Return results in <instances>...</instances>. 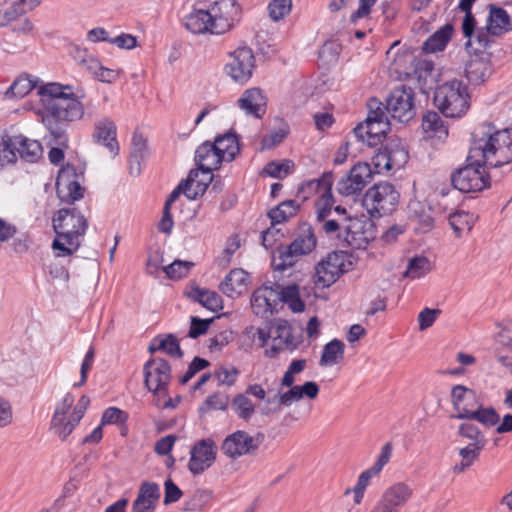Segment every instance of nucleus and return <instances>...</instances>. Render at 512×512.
<instances>
[{
    "label": "nucleus",
    "mask_w": 512,
    "mask_h": 512,
    "mask_svg": "<svg viewBox=\"0 0 512 512\" xmlns=\"http://www.w3.org/2000/svg\"><path fill=\"white\" fill-rule=\"evenodd\" d=\"M333 174L325 172L320 179L308 181L301 187L314 190L318 195L315 202L316 220L320 230L330 239L337 241L341 247L360 249L368 240L363 231V224L358 218L344 216L332 217L334 198L332 194Z\"/></svg>",
    "instance_id": "f257e3e1"
},
{
    "label": "nucleus",
    "mask_w": 512,
    "mask_h": 512,
    "mask_svg": "<svg viewBox=\"0 0 512 512\" xmlns=\"http://www.w3.org/2000/svg\"><path fill=\"white\" fill-rule=\"evenodd\" d=\"M37 93L47 113V116L43 117V123L53 137L54 143L68 147L66 130L59 122H73L83 117L81 96L73 93L71 86L54 82L41 85Z\"/></svg>",
    "instance_id": "f03ea898"
},
{
    "label": "nucleus",
    "mask_w": 512,
    "mask_h": 512,
    "mask_svg": "<svg viewBox=\"0 0 512 512\" xmlns=\"http://www.w3.org/2000/svg\"><path fill=\"white\" fill-rule=\"evenodd\" d=\"M469 160L497 168L512 161V129L496 130L489 123L477 127L472 133Z\"/></svg>",
    "instance_id": "7ed1b4c3"
},
{
    "label": "nucleus",
    "mask_w": 512,
    "mask_h": 512,
    "mask_svg": "<svg viewBox=\"0 0 512 512\" xmlns=\"http://www.w3.org/2000/svg\"><path fill=\"white\" fill-rule=\"evenodd\" d=\"M469 160L497 168L512 161V129L496 130L489 123L477 127L472 133Z\"/></svg>",
    "instance_id": "20e7f679"
},
{
    "label": "nucleus",
    "mask_w": 512,
    "mask_h": 512,
    "mask_svg": "<svg viewBox=\"0 0 512 512\" xmlns=\"http://www.w3.org/2000/svg\"><path fill=\"white\" fill-rule=\"evenodd\" d=\"M52 222L57 235L52 248L59 251L58 257L72 255L80 246L79 237L86 232L87 219L77 208H63L54 215Z\"/></svg>",
    "instance_id": "39448f33"
},
{
    "label": "nucleus",
    "mask_w": 512,
    "mask_h": 512,
    "mask_svg": "<svg viewBox=\"0 0 512 512\" xmlns=\"http://www.w3.org/2000/svg\"><path fill=\"white\" fill-rule=\"evenodd\" d=\"M467 87L453 79L438 86L434 93V104L445 117H460L469 109Z\"/></svg>",
    "instance_id": "423d86ee"
},
{
    "label": "nucleus",
    "mask_w": 512,
    "mask_h": 512,
    "mask_svg": "<svg viewBox=\"0 0 512 512\" xmlns=\"http://www.w3.org/2000/svg\"><path fill=\"white\" fill-rule=\"evenodd\" d=\"M368 116L365 122L357 125L354 135L368 146L377 145L390 130V119L384 111V104L376 98L368 101Z\"/></svg>",
    "instance_id": "0eeeda50"
},
{
    "label": "nucleus",
    "mask_w": 512,
    "mask_h": 512,
    "mask_svg": "<svg viewBox=\"0 0 512 512\" xmlns=\"http://www.w3.org/2000/svg\"><path fill=\"white\" fill-rule=\"evenodd\" d=\"M399 197L393 184L379 182L366 191L362 202L372 217H382L395 210Z\"/></svg>",
    "instance_id": "6e6552de"
},
{
    "label": "nucleus",
    "mask_w": 512,
    "mask_h": 512,
    "mask_svg": "<svg viewBox=\"0 0 512 512\" xmlns=\"http://www.w3.org/2000/svg\"><path fill=\"white\" fill-rule=\"evenodd\" d=\"M384 111L392 120L400 123L413 119L416 114L413 89L406 85L395 87L386 98Z\"/></svg>",
    "instance_id": "1a4fd4ad"
},
{
    "label": "nucleus",
    "mask_w": 512,
    "mask_h": 512,
    "mask_svg": "<svg viewBox=\"0 0 512 512\" xmlns=\"http://www.w3.org/2000/svg\"><path fill=\"white\" fill-rule=\"evenodd\" d=\"M171 379V368L163 358H154L144 365V382L146 387L157 398L155 405H160V399L168 395L167 386Z\"/></svg>",
    "instance_id": "9d476101"
},
{
    "label": "nucleus",
    "mask_w": 512,
    "mask_h": 512,
    "mask_svg": "<svg viewBox=\"0 0 512 512\" xmlns=\"http://www.w3.org/2000/svg\"><path fill=\"white\" fill-rule=\"evenodd\" d=\"M484 164L473 163L467 156V164L458 169L451 177L454 188L463 193L477 192L488 187L490 176L486 174Z\"/></svg>",
    "instance_id": "9b49d317"
},
{
    "label": "nucleus",
    "mask_w": 512,
    "mask_h": 512,
    "mask_svg": "<svg viewBox=\"0 0 512 512\" xmlns=\"http://www.w3.org/2000/svg\"><path fill=\"white\" fill-rule=\"evenodd\" d=\"M209 11L213 35H223L231 31L241 18V7L236 0L216 1Z\"/></svg>",
    "instance_id": "f8f14e48"
},
{
    "label": "nucleus",
    "mask_w": 512,
    "mask_h": 512,
    "mask_svg": "<svg viewBox=\"0 0 512 512\" xmlns=\"http://www.w3.org/2000/svg\"><path fill=\"white\" fill-rule=\"evenodd\" d=\"M264 439L263 433L259 432L252 436L246 431L238 430L224 439L221 451L231 459H237L244 455H253Z\"/></svg>",
    "instance_id": "ddd939ff"
},
{
    "label": "nucleus",
    "mask_w": 512,
    "mask_h": 512,
    "mask_svg": "<svg viewBox=\"0 0 512 512\" xmlns=\"http://www.w3.org/2000/svg\"><path fill=\"white\" fill-rule=\"evenodd\" d=\"M344 272L345 256L338 252H331L316 265L313 283L318 288L330 287Z\"/></svg>",
    "instance_id": "4468645a"
},
{
    "label": "nucleus",
    "mask_w": 512,
    "mask_h": 512,
    "mask_svg": "<svg viewBox=\"0 0 512 512\" xmlns=\"http://www.w3.org/2000/svg\"><path fill=\"white\" fill-rule=\"evenodd\" d=\"M413 496V489L405 482H396L381 495L371 512H399Z\"/></svg>",
    "instance_id": "2eb2a0df"
},
{
    "label": "nucleus",
    "mask_w": 512,
    "mask_h": 512,
    "mask_svg": "<svg viewBox=\"0 0 512 512\" xmlns=\"http://www.w3.org/2000/svg\"><path fill=\"white\" fill-rule=\"evenodd\" d=\"M229 62L225 66L226 73L235 81L244 83L252 76L255 58L248 47H239L229 55Z\"/></svg>",
    "instance_id": "dca6fc26"
},
{
    "label": "nucleus",
    "mask_w": 512,
    "mask_h": 512,
    "mask_svg": "<svg viewBox=\"0 0 512 512\" xmlns=\"http://www.w3.org/2000/svg\"><path fill=\"white\" fill-rule=\"evenodd\" d=\"M372 179V170L368 163L358 162L337 184L341 195L351 196L361 192Z\"/></svg>",
    "instance_id": "f3484780"
},
{
    "label": "nucleus",
    "mask_w": 512,
    "mask_h": 512,
    "mask_svg": "<svg viewBox=\"0 0 512 512\" xmlns=\"http://www.w3.org/2000/svg\"><path fill=\"white\" fill-rule=\"evenodd\" d=\"M216 455L217 446L212 439L206 438L198 441L190 451L189 471L194 475L203 473L215 462Z\"/></svg>",
    "instance_id": "a211bd4d"
},
{
    "label": "nucleus",
    "mask_w": 512,
    "mask_h": 512,
    "mask_svg": "<svg viewBox=\"0 0 512 512\" xmlns=\"http://www.w3.org/2000/svg\"><path fill=\"white\" fill-rule=\"evenodd\" d=\"M56 189L61 201L66 203H74L83 197L84 188L77 180L76 168L73 165H67L59 171Z\"/></svg>",
    "instance_id": "6ab92c4d"
},
{
    "label": "nucleus",
    "mask_w": 512,
    "mask_h": 512,
    "mask_svg": "<svg viewBox=\"0 0 512 512\" xmlns=\"http://www.w3.org/2000/svg\"><path fill=\"white\" fill-rule=\"evenodd\" d=\"M279 305L278 294L274 291V286L264 284L256 289L251 298V307L258 316H267L277 310Z\"/></svg>",
    "instance_id": "aec40b11"
},
{
    "label": "nucleus",
    "mask_w": 512,
    "mask_h": 512,
    "mask_svg": "<svg viewBox=\"0 0 512 512\" xmlns=\"http://www.w3.org/2000/svg\"><path fill=\"white\" fill-rule=\"evenodd\" d=\"M116 130L115 122L104 117L95 122L92 134L93 140L104 146L112 156H116L119 153Z\"/></svg>",
    "instance_id": "412c9836"
},
{
    "label": "nucleus",
    "mask_w": 512,
    "mask_h": 512,
    "mask_svg": "<svg viewBox=\"0 0 512 512\" xmlns=\"http://www.w3.org/2000/svg\"><path fill=\"white\" fill-rule=\"evenodd\" d=\"M452 404L457 411L452 418L466 419L470 412L479 404L476 393L463 385H456L451 390Z\"/></svg>",
    "instance_id": "4be33fe9"
},
{
    "label": "nucleus",
    "mask_w": 512,
    "mask_h": 512,
    "mask_svg": "<svg viewBox=\"0 0 512 512\" xmlns=\"http://www.w3.org/2000/svg\"><path fill=\"white\" fill-rule=\"evenodd\" d=\"M160 498V488L155 482L141 483L137 498L132 504L133 512H154Z\"/></svg>",
    "instance_id": "5701e85b"
},
{
    "label": "nucleus",
    "mask_w": 512,
    "mask_h": 512,
    "mask_svg": "<svg viewBox=\"0 0 512 512\" xmlns=\"http://www.w3.org/2000/svg\"><path fill=\"white\" fill-rule=\"evenodd\" d=\"M237 103L246 115L256 119L262 118L266 112V98L259 88L247 89Z\"/></svg>",
    "instance_id": "b1692460"
},
{
    "label": "nucleus",
    "mask_w": 512,
    "mask_h": 512,
    "mask_svg": "<svg viewBox=\"0 0 512 512\" xmlns=\"http://www.w3.org/2000/svg\"><path fill=\"white\" fill-rule=\"evenodd\" d=\"M376 166H383L386 170L399 169L408 160V152L401 146L400 142H393L387 145L377 157Z\"/></svg>",
    "instance_id": "393cba45"
},
{
    "label": "nucleus",
    "mask_w": 512,
    "mask_h": 512,
    "mask_svg": "<svg viewBox=\"0 0 512 512\" xmlns=\"http://www.w3.org/2000/svg\"><path fill=\"white\" fill-rule=\"evenodd\" d=\"M195 161L200 171L212 172L217 170L223 162L217 148L212 142L206 141L202 143L195 152Z\"/></svg>",
    "instance_id": "a878e982"
},
{
    "label": "nucleus",
    "mask_w": 512,
    "mask_h": 512,
    "mask_svg": "<svg viewBox=\"0 0 512 512\" xmlns=\"http://www.w3.org/2000/svg\"><path fill=\"white\" fill-rule=\"evenodd\" d=\"M248 285V274L241 268L231 270L221 282L219 288L228 297L234 298L243 294Z\"/></svg>",
    "instance_id": "bb28decb"
},
{
    "label": "nucleus",
    "mask_w": 512,
    "mask_h": 512,
    "mask_svg": "<svg viewBox=\"0 0 512 512\" xmlns=\"http://www.w3.org/2000/svg\"><path fill=\"white\" fill-rule=\"evenodd\" d=\"M489 16L486 28L491 36H500L512 29V23L508 13L501 7L493 4L489 6Z\"/></svg>",
    "instance_id": "cd10ccee"
},
{
    "label": "nucleus",
    "mask_w": 512,
    "mask_h": 512,
    "mask_svg": "<svg viewBox=\"0 0 512 512\" xmlns=\"http://www.w3.org/2000/svg\"><path fill=\"white\" fill-rule=\"evenodd\" d=\"M183 24L193 34H212L211 15L209 10L193 9L185 16Z\"/></svg>",
    "instance_id": "c85d7f7f"
},
{
    "label": "nucleus",
    "mask_w": 512,
    "mask_h": 512,
    "mask_svg": "<svg viewBox=\"0 0 512 512\" xmlns=\"http://www.w3.org/2000/svg\"><path fill=\"white\" fill-rule=\"evenodd\" d=\"M475 28L476 21L475 18L473 17L472 30L467 35L464 30V20L462 21V32L463 35L467 38L465 47L469 52L478 54L483 52L490 46L491 40L489 38L490 33L488 32L487 28H480L478 30H476Z\"/></svg>",
    "instance_id": "c756f323"
},
{
    "label": "nucleus",
    "mask_w": 512,
    "mask_h": 512,
    "mask_svg": "<svg viewBox=\"0 0 512 512\" xmlns=\"http://www.w3.org/2000/svg\"><path fill=\"white\" fill-rule=\"evenodd\" d=\"M317 240L312 227L308 223H303L299 227L296 238L290 245V248L299 256L309 254L315 249Z\"/></svg>",
    "instance_id": "7c9ffc66"
},
{
    "label": "nucleus",
    "mask_w": 512,
    "mask_h": 512,
    "mask_svg": "<svg viewBox=\"0 0 512 512\" xmlns=\"http://www.w3.org/2000/svg\"><path fill=\"white\" fill-rule=\"evenodd\" d=\"M213 179L212 172L191 170L186 180H190L187 185L186 197L190 200L196 199L198 196L203 195L208 189L209 184Z\"/></svg>",
    "instance_id": "2f4dec72"
},
{
    "label": "nucleus",
    "mask_w": 512,
    "mask_h": 512,
    "mask_svg": "<svg viewBox=\"0 0 512 512\" xmlns=\"http://www.w3.org/2000/svg\"><path fill=\"white\" fill-rule=\"evenodd\" d=\"M410 218L417 223L416 230L426 233L434 226L432 209L419 201H412L409 204Z\"/></svg>",
    "instance_id": "473e14b6"
},
{
    "label": "nucleus",
    "mask_w": 512,
    "mask_h": 512,
    "mask_svg": "<svg viewBox=\"0 0 512 512\" xmlns=\"http://www.w3.org/2000/svg\"><path fill=\"white\" fill-rule=\"evenodd\" d=\"M148 155L147 141L141 133L135 132L132 137V149L129 160V171L133 176L141 172V162Z\"/></svg>",
    "instance_id": "72a5a7b5"
},
{
    "label": "nucleus",
    "mask_w": 512,
    "mask_h": 512,
    "mask_svg": "<svg viewBox=\"0 0 512 512\" xmlns=\"http://www.w3.org/2000/svg\"><path fill=\"white\" fill-rule=\"evenodd\" d=\"M12 145L17 150L20 157L27 162H35L42 155V145L37 140H31L19 135L12 139Z\"/></svg>",
    "instance_id": "f704fd0d"
},
{
    "label": "nucleus",
    "mask_w": 512,
    "mask_h": 512,
    "mask_svg": "<svg viewBox=\"0 0 512 512\" xmlns=\"http://www.w3.org/2000/svg\"><path fill=\"white\" fill-rule=\"evenodd\" d=\"M212 143L223 161L231 162L240 153L239 141L234 133L228 132L218 136Z\"/></svg>",
    "instance_id": "c9c22d12"
},
{
    "label": "nucleus",
    "mask_w": 512,
    "mask_h": 512,
    "mask_svg": "<svg viewBox=\"0 0 512 512\" xmlns=\"http://www.w3.org/2000/svg\"><path fill=\"white\" fill-rule=\"evenodd\" d=\"M274 291L278 294L279 303L283 302L289 306L293 312H302L305 309L304 302L300 299L299 287L296 284L283 287L277 283H272Z\"/></svg>",
    "instance_id": "e433bc0d"
},
{
    "label": "nucleus",
    "mask_w": 512,
    "mask_h": 512,
    "mask_svg": "<svg viewBox=\"0 0 512 512\" xmlns=\"http://www.w3.org/2000/svg\"><path fill=\"white\" fill-rule=\"evenodd\" d=\"M345 344L338 339H333L324 345L319 360L322 367L333 366L339 364L344 359Z\"/></svg>",
    "instance_id": "4c0bfd02"
},
{
    "label": "nucleus",
    "mask_w": 512,
    "mask_h": 512,
    "mask_svg": "<svg viewBox=\"0 0 512 512\" xmlns=\"http://www.w3.org/2000/svg\"><path fill=\"white\" fill-rule=\"evenodd\" d=\"M452 33L453 26L451 24L444 25L424 42L423 51L426 53L442 51L451 39Z\"/></svg>",
    "instance_id": "58836bf2"
},
{
    "label": "nucleus",
    "mask_w": 512,
    "mask_h": 512,
    "mask_svg": "<svg viewBox=\"0 0 512 512\" xmlns=\"http://www.w3.org/2000/svg\"><path fill=\"white\" fill-rule=\"evenodd\" d=\"M190 297L212 312L223 308L221 296L214 291L196 287L191 291Z\"/></svg>",
    "instance_id": "ea45409f"
},
{
    "label": "nucleus",
    "mask_w": 512,
    "mask_h": 512,
    "mask_svg": "<svg viewBox=\"0 0 512 512\" xmlns=\"http://www.w3.org/2000/svg\"><path fill=\"white\" fill-rule=\"evenodd\" d=\"M300 256L295 254L290 245L279 246L272 255V266L275 270L285 271L293 267Z\"/></svg>",
    "instance_id": "a19ab883"
},
{
    "label": "nucleus",
    "mask_w": 512,
    "mask_h": 512,
    "mask_svg": "<svg viewBox=\"0 0 512 512\" xmlns=\"http://www.w3.org/2000/svg\"><path fill=\"white\" fill-rule=\"evenodd\" d=\"M300 208V204L295 200H286L281 202L277 207L268 212L271 224L276 225L289 220L295 216Z\"/></svg>",
    "instance_id": "79ce46f5"
},
{
    "label": "nucleus",
    "mask_w": 512,
    "mask_h": 512,
    "mask_svg": "<svg viewBox=\"0 0 512 512\" xmlns=\"http://www.w3.org/2000/svg\"><path fill=\"white\" fill-rule=\"evenodd\" d=\"M483 449V446H474L470 444L460 448L458 453L461 457V461L453 467V472L463 473L469 469L474 462L479 459L480 453Z\"/></svg>",
    "instance_id": "37998d69"
},
{
    "label": "nucleus",
    "mask_w": 512,
    "mask_h": 512,
    "mask_svg": "<svg viewBox=\"0 0 512 512\" xmlns=\"http://www.w3.org/2000/svg\"><path fill=\"white\" fill-rule=\"evenodd\" d=\"M466 420H475L485 427H493L499 423L500 416L494 408L478 404L466 417Z\"/></svg>",
    "instance_id": "c03bdc74"
},
{
    "label": "nucleus",
    "mask_w": 512,
    "mask_h": 512,
    "mask_svg": "<svg viewBox=\"0 0 512 512\" xmlns=\"http://www.w3.org/2000/svg\"><path fill=\"white\" fill-rule=\"evenodd\" d=\"M271 338L273 342H278L287 349L292 350L296 348V344L293 342L291 327L285 320H278L271 327Z\"/></svg>",
    "instance_id": "a18cd8bd"
},
{
    "label": "nucleus",
    "mask_w": 512,
    "mask_h": 512,
    "mask_svg": "<svg viewBox=\"0 0 512 512\" xmlns=\"http://www.w3.org/2000/svg\"><path fill=\"white\" fill-rule=\"evenodd\" d=\"M431 271V263L425 256H415L408 261L407 268L403 274L410 279H419Z\"/></svg>",
    "instance_id": "49530a36"
},
{
    "label": "nucleus",
    "mask_w": 512,
    "mask_h": 512,
    "mask_svg": "<svg viewBox=\"0 0 512 512\" xmlns=\"http://www.w3.org/2000/svg\"><path fill=\"white\" fill-rule=\"evenodd\" d=\"M75 416L74 413L68 416H60L61 420L58 424H55V416H52L50 430L61 440H66L80 422Z\"/></svg>",
    "instance_id": "de8ad7c7"
},
{
    "label": "nucleus",
    "mask_w": 512,
    "mask_h": 512,
    "mask_svg": "<svg viewBox=\"0 0 512 512\" xmlns=\"http://www.w3.org/2000/svg\"><path fill=\"white\" fill-rule=\"evenodd\" d=\"M24 14L20 0L5 1L0 7V27L7 26Z\"/></svg>",
    "instance_id": "09e8293b"
},
{
    "label": "nucleus",
    "mask_w": 512,
    "mask_h": 512,
    "mask_svg": "<svg viewBox=\"0 0 512 512\" xmlns=\"http://www.w3.org/2000/svg\"><path fill=\"white\" fill-rule=\"evenodd\" d=\"M36 87L37 82L33 80L29 75H21L12 83L10 88L6 91L5 95L7 98H23Z\"/></svg>",
    "instance_id": "8fccbe9b"
},
{
    "label": "nucleus",
    "mask_w": 512,
    "mask_h": 512,
    "mask_svg": "<svg viewBox=\"0 0 512 512\" xmlns=\"http://www.w3.org/2000/svg\"><path fill=\"white\" fill-rule=\"evenodd\" d=\"M449 224L456 237L460 238L465 231L469 232L474 225L473 215L459 211L450 215Z\"/></svg>",
    "instance_id": "3c124183"
},
{
    "label": "nucleus",
    "mask_w": 512,
    "mask_h": 512,
    "mask_svg": "<svg viewBox=\"0 0 512 512\" xmlns=\"http://www.w3.org/2000/svg\"><path fill=\"white\" fill-rule=\"evenodd\" d=\"M422 129L428 133L438 134V137L447 135L448 131L440 115L435 111H428L422 119Z\"/></svg>",
    "instance_id": "603ef678"
},
{
    "label": "nucleus",
    "mask_w": 512,
    "mask_h": 512,
    "mask_svg": "<svg viewBox=\"0 0 512 512\" xmlns=\"http://www.w3.org/2000/svg\"><path fill=\"white\" fill-rule=\"evenodd\" d=\"M458 435L465 438V439H468L470 440L471 442L469 443L470 445H477V446H483L485 447L486 445V439H485V436L484 434L480 431V429L470 423V422H464L462 424H460L459 428H458Z\"/></svg>",
    "instance_id": "864d4df0"
},
{
    "label": "nucleus",
    "mask_w": 512,
    "mask_h": 512,
    "mask_svg": "<svg viewBox=\"0 0 512 512\" xmlns=\"http://www.w3.org/2000/svg\"><path fill=\"white\" fill-rule=\"evenodd\" d=\"M488 72L489 67L481 60L470 61L465 69L466 77L470 82L475 84L485 81L488 76Z\"/></svg>",
    "instance_id": "5fc2aeb1"
},
{
    "label": "nucleus",
    "mask_w": 512,
    "mask_h": 512,
    "mask_svg": "<svg viewBox=\"0 0 512 512\" xmlns=\"http://www.w3.org/2000/svg\"><path fill=\"white\" fill-rule=\"evenodd\" d=\"M414 60L413 53L407 50L397 52L393 58L392 67L399 74L409 75L414 69Z\"/></svg>",
    "instance_id": "6e6d98bb"
},
{
    "label": "nucleus",
    "mask_w": 512,
    "mask_h": 512,
    "mask_svg": "<svg viewBox=\"0 0 512 512\" xmlns=\"http://www.w3.org/2000/svg\"><path fill=\"white\" fill-rule=\"evenodd\" d=\"M235 413L243 420H248L254 414L255 407L251 400L244 394H237L231 404Z\"/></svg>",
    "instance_id": "4d7b16f0"
},
{
    "label": "nucleus",
    "mask_w": 512,
    "mask_h": 512,
    "mask_svg": "<svg viewBox=\"0 0 512 512\" xmlns=\"http://www.w3.org/2000/svg\"><path fill=\"white\" fill-rule=\"evenodd\" d=\"M302 399V395L300 393V389H298V385L289 388L284 393H279V395H276L274 398H269L267 400V404L277 403V407L275 408V411L280 409V407H289L294 402L300 401Z\"/></svg>",
    "instance_id": "13d9d810"
},
{
    "label": "nucleus",
    "mask_w": 512,
    "mask_h": 512,
    "mask_svg": "<svg viewBox=\"0 0 512 512\" xmlns=\"http://www.w3.org/2000/svg\"><path fill=\"white\" fill-rule=\"evenodd\" d=\"M293 167L294 164L290 160H285L282 162L271 161L265 166L264 172L273 178L281 179L287 176Z\"/></svg>",
    "instance_id": "bf43d9fd"
},
{
    "label": "nucleus",
    "mask_w": 512,
    "mask_h": 512,
    "mask_svg": "<svg viewBox=\"0 0 512 512\" xmlns=\"http://www.w3.org/2000/svg\"><path fill=\"white\" fill-rule=\"evenodd\" d=\"M193 266V262L175 260L170 265L164 267V272L171 279H180L186 276Z\"/></svg>",
    "instance_id": "052dcab7"
},
{
    "label": "nucleus",
    "mask_w": 512,
    "mask_h": 512,
    "mask_svg": "<svg viewBox=\"0 0 512 512\" xmlns=\"http://www.w3.org/2000/svg\"><path fill=\"white\" fill-rule=\"evenodd\" d=\"M73 57L76 62H78L91 73H96L97 69L100 68L99 61L90 55L86 49L76 47L73 52Z\"/></svg>",
    "instance_id": "680f3d73"
},
{
    "label": "nucleus",
    "mask_w": 512,
    "mask_h": 512,
    "mask_svg": "<svg viewBox=\"0 0 512 512\" xmlns=\"http://www.w3.org/2000/svg\"><path fill=\"white\" fill-rule=\"evenodd\" d=\"M74 396L71 393H65L55 406L53 416H55V424L60 423V416H68L74 413Z\"/></svg>",
    "instance_id": "e2e57ef3"
},
{
    "label": "nucleus",
    "mask_w": 512,
    "mask_h": 512,
    "mask_svg": "<svg viewBox=\"0 0 512 512\" xmlns=\"http://www.w3.org/2000/svg\"><path fill=\"white\" fill-rule=\"evenodd\" d=\"M292 8V0H273L268 6L269 16L279 21L288 15Z\"/></svg>",
    "instance_id": "0e129e2a"
},
{
    "label": "nucleus",
    "mask_w": 512,
    "mask_h": 512,
    "mask_svg": "<svg viewBox=\"0 0 512 512\" xmlns=\"http://www.w3.org/2000/svg\"><path fill=\"white\" fill-rule=\"evenodd\" d=\"M128 418L126 412L117 407H110L106 409L102 415L101 424H120L124 423Z\"/></svg>",
    "instance_id": "69168bd1"
},
{
    "label": "nucleus",
    "mask_w": 512,
    "mask_h": 512,
    "mask_svg": "<svg viewBox=\"0 0 512 512\" xmlns=\"http://www.w3.org/2000/svg\"><path fill=\"white\" fill-rule=\"evenodd\" d=\"M209 365H210V363L206 359H203L200 357H195L192 360V362L189 364L188 369H187L186 373L180 379V382L182 384L188 383L195 376L196 373L205 369Z\"/></svg>",
    "instance_id": "338daca9"
},
{
    "label": "nucleus",
    "mask_w": 512,
    "mask_h": 512,
    "mask_svg": "<svg viewBox=\"0 0 512 512\" xmlns=\"http://www.w3.org/2000/svg\"><path fill=\"white\" fill-rule=\"evenodd\" d=\"M163 340L165 341V348L163 349L164 353L178 359L183 357V351L175 335H163Z\"/></svg>",
    "instance_id": "774afa93"
}]
</instances>
